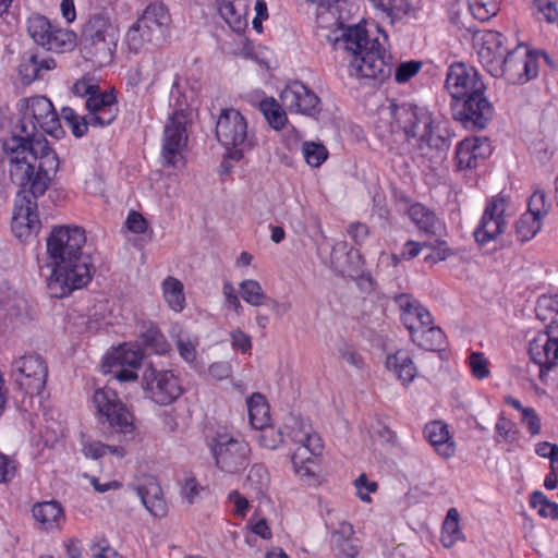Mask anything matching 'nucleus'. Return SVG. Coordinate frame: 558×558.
Here are the masks:
<instances>
[{
    "instance_id": "obj_1",
    "label": "nucleus",
    "mask_w": 558,
    "mask_h": 558,
    "mask_svg": "<svg viewBox=\"0 0 558 558\" xmlns=\"http://www.w3.org/2000/svg\"><path fill=\"white\" fill-rule=\"evenodd\" d=\"M59 166L60 160L57 153L40 134L32 159L29 182L22 186L15 201L12 231L19 239L38 232L40 221L36 213V198L45 194L51 180L57 174Z\"/></svg>"
},
{
    "instance_id": "obj_2",
    "label": "nucleus",
    "mask_w": 558,
    "mask_h": 558,
    "mask_svg": "<svg viewBox=\"0 0 558 558\" xmlns=\"http://www.w3.org/2000/svg\"><path fill=\"white\" fill-rule=\"evenodd\" d=\"M390 113L395 125L408 140L416 138V158L433 169L441 163L451 145V133L447 126L435 123L432 113L413 104H391Z\"/></svg>"
},
{
    "instance_id": "obj_3",
    "label": "nucleus",
    "mask_w": 558,
    "mask_h": 558,
    "mask_svg": "<svg viewBox=\"0 0 558 558\" xmlns=\"http://www.w3.org/2000/svg\"><path fill=\"white\" fill-rule=\"evenodd\" d=\"M335 48L349 54V74L355 78L383 83L392 73V57L386 51L378 38H369L367 31L353 25L342 29L335 38Z\"/></svg>"
},
{
    "instance_id": "obj_4",
    "label": "nucleus",
    "mask_w": 558,
    "mask_h": 558,
    "mask_svg": "<svg viewBox=\"0 0 558 558\" xmlns=\"http://www.w3.org/2000/svg\"><path fill=\"white\" fill-rule=\"evenodd\" d=\"M119 40V27L107 12L90 14L81 32V51L98 65L112 61Z\"/></svg>"
},
{
    "instance_id": "obj_5",
    "label": "nucleus",
    "mask_w": 558,
    "mask_h": 558,
    "mask_svg": "<svg viewBox=\"0 0 558 558\" xmlns=\"http://www.w3.org/2000/svg\"><path fill=\"white\" fill-rule=\"evenodd\" d=\"M283 435L298 446L291 456L294 471L301 477L314 478L316 475V458L323 452V442L314 433L308 420L290 415L284 424Z\"/></svg>"
},
{
    "instance_id": "obj_6",
    "label": "nucleus",
    "mask_w": 558,
    "mask_h": 558,
    "mask_svg": "<svg viewBox=\"0 0 558 558\" xmlns=\"http://www.w3.org/2000/svg\"><path fill=\"white\" fill-rule=\"evenodd\" d=\"M40 134L32 123H19L15 131L2 141V150L9 161L10 178L14 184L25 186L32 173V159Z\"/></svg>"
},
{
    "instance_id": "obj_7",
    "label": "nucleus",
    "mask_w": 558,
    "mask_h": 558,
    "mask_svg": "<svg viewBox=\"0 0 558 558\" xmlns=\"http://www.w3.org/2000/svg\"><path fill=\"white\" fill-rule=\"evenodd\" d=\"M51 274L47 279V292L50 298L62 299L73 291L86 287L95 272L92 256L89 254L63 259L49 264Z\"/></svg>"
},
{
    "instance_id": "obj_8",
    "label": "nucleus",
    "mask_w": 558,
    "mask_h": 558,
    "mask_svg": "<svg viewBox=\"0 0 558 558\" xmlns=\"http://www.w3.org/2000/svg\"><path fill=\"white\" fill-rule=\"evenodd\" d=\"M217 141L231 150V157L239 160L243 151L255 145V138L248 132L246 119L233 108L221 109L216 122Z\"/></svg>"
},
{
    "instance_id": "obj_9",
    "label": "nucleus",
    "mask_w": 558,
    "mask_h": 558,
    "mask_svg": "<svg viewBox=\"0 0 558 558\" xmlns=\"http://www.w3.org/2000/svg\"><path fill=\"white\" fill-rule=\"evenodd\" d=\"M99 423L111 434L130 435L135 430L134 416L111 388L97 389L93 396Z\"/></svg>"
},
{
    "instance_id": "obj_10",
    "label": "nucleus",
    "mask_w": 558,
    "mask_h": 558,
    "mask_svg": "<svg viewBox=\"0 0 558 558\" xmlns=\"http://www.w3.org/2000/svg\"><path fill=\"white\" fill-rule=\"evenodd\" d=\"M211 452L217 468L228 474L241 472L250 464L248 444L227 433L213 438Z\"/></svg>"
},
{
    "instance_id": "obj_11",
    "label": "nucleus",
    "mask_w": 558,
    "mask_h": 558,
    "mask_svg": "<svg viewBox=\"0 0 558 558\" xmlns=\"http://www.w3.org/2000/svg\"><path fill=\"white\" fill-rule=\"evenodd\" d=\"M22 118L19 123H32L38 129L54 138H60L64 131L60 123V118L53 108L52 102L46 96H35L21 100L20 104Z\"/></svg>"
},
{
    "instance_id": "obj_12",
    "label": "nucleus",
    "mask_w": 558,
    "mask_h": 558,
    "mask_svg": "<svg viewBox=\"0 0 558 558\" xmlns=\"http://www.w3.org/2000/svg\"><path fill=\"white\" fill-rule=\"evenodd\" d=\"M142 387L159 405L174 402L183 392L178 376L172 371L157 369L148 365L142 376Z\"/></svg>"
},
{
    "instance_id": "obj_13",
    "label": "nucleus",
    "mask_w": 558,
    "mask_h": 558,
    "mask_svg": "<svg viewBox=\"0 0 558 558\" xmlns=\"http://www.w3.org/2000/svg\"><path fill=\"white\" fill-rule=\"evenodd\" d=\"M451 112L456 121L469 130H483L494 114V107L485 92L468 96L465 99L451 101Z\"/></svg>"
},
{
    "instance_id": "obj_14",
    "label": "nucleus",
    "mask_w": 558,
    "mask_h": 558,
    "mask_svg": "<svg viewBox=\"0 0 558 558\" xmlns=\"http://www.w3.org/2000/svg\"><path fill=\"white\" fill-rule=\"evenodd\" d=\"M86 242L85 231L80 227H54L47 238V254L49 264L83 255Z\"/></svg>"
},
{
    "instance_id": "obj_15",
    "label": "nucleus",
    "mask_w": 558,
    "mask_h": 558,
    "mask_svg": "<svg viewBox=\"0 0 558 558\" xmlns=\"http://www.w3.org/2000/svg\"><path fill=\"white\" fill-rule=\"evenodd\" d=\"M15 383L26 395H39L47 381L48 366L38 354L21 356L13 363Z\"/></svg>"
},
{
    "instance_id": "obj_16",
    "label": "nucleus",
    "mask_w": 558,
    "mask_h": 558,
    "mask_svg": "<svg viewBox=\"0 0 558 558\" xmlns=\"http://www.w3.org/2000/svg\"><path fill=\"white\" fill-rule=\"evenodd\" d=\"M536 60L527 52L515 48L507 52L499 64L490 73L495 77H505L511 84H524L537 76Z\"/></svg>"
},
{
    "instance_id": "obj_17",
    "label": "nucleus",
    "mask_w": 558,
    "mask_h": 558,
    "mask_svg": "<svg viewBox=\"0 0 558 558\" xmlns=\"http://www.w3.org/2000/svg\"><path fill=\"white\" fill-rule=\"evenodd\" d=\"M445 87L449 92L452 101L465 99L468 96L486 90L477 71L462 62L450 65Z\"/></svg>"
},
{
    "instance_id": "obj_18",
    "label": "nucleus",
    "mask_w": 558,
    "mask_h": 558,
    "mask_svg": "<svg viewBox=\"0 0 558 558\" xmlns=\"http://www.w3.org/2000/svg\"><path fill=\"white\" fill-rule=\"evenodd\" d=\"M508 203L505 196L497 195L487 203L478 227L474 231L475 241L484 245L505 232V213Z\"/></svg>"
},
{
    "instance_id": "obj_19",
    "label": "nucleus",
    "mask_w": 558,
    "mask_h": 558,
    "mask_svg": "<svg viewBox=\"0 0 558 558\" xmlns=\"http://www.w3.org/2000/svg\"><path fill=\"white\" fill-rule=\"evenodd\" d=\"M56 60L37 49L24 51L16 66L17 75L23 85L45 78L46 74L56 69Z\"/></svg>"
},
{
    "instance_id": "obj_20",
    "label": "nucleus",
    "mask_w": 558,
    "mask_h": 558,
    "mask_svg": "<svg viewBox=\"0 0 558 558\" xmlns=\"http://www.w3.org/2000/svg\"><path fill=\"white\" fill-rule=\"evenodd\" d=\"M185 118L174 112L167 121L163 131L162 157L169 166H177V157L186 146Z\"/></svg>"
},
{
    "instance_id": "obj_21",
    "label": "nucleus",
    "mask_w": 558,
    "mask_h": 558,
    "mask_svg": "<svg viewBox=\"0 0 558 558\" xmlns=\"http://www.w3.org/2000/svg\"><path fill=\"white\" fill-rule=\"evenodd\" d=\"M531 361L538 367V377L545 383L546 375L558 360V339H553L548 333H539L529 344Z\"/></svg>"
},
{
    "instance_id": "obj_22",
    "label": "nucleus",
    "mask_w": 558,
    "mask_h": 558,
    "mask_svg": "<svg viewBox=\"0 0 558 558\" xmlns=\"http://www.w3.org/2000/svg\"><path fill=\"white\" fill-rule=\"evenodd\" d=\"M282 105L290 111L314 116L319 111V98L301 82H293L280 94Z\"/></svg>"
},
{
    "instance_id": "obj_23",
    "label": "nucleus",
    "mask_w": 558,
    "mask_h": 558,
    "mask_svg": "<svg viewBox=\"0 0 558 558\" xmlns=\"http://www.w3.org/2000/svg\"><path fill=\"white\" fill-rule=\"evenodd\" d=\"M86 109L90 126L104 128L111 124L118 116L116 96L112 93H101L100 88L86 99Z\"/></svg>"
},
{
    "instance_id": "obj_24",
    "label": "nucleus",
    "mask_w": 558,
    "mask_h": 558,
    "mask_svg": "<svg viewBox=\"0 0 558 558\" xmlns=\"http://www.w3.org/2000/svg\"><path fill=\"white\" fill-rule=\"evenodd\" d=\"M492 154L490 142L487 137H469L461 141L457 147L456 159L460 169H472Z\"/></svg>"
},
{
    "instance_id": "obj_25",
    "label": "nucleus",
    "mask_w": 558,
    "mask_h": 558,
    "mask_svg": "<svg viewBox=\"0 0 558 558\" xmlns=\"http://www.w3.org/2000/svg\"><path fill=\"white\" fill-rule=\"evenodd\" d=\"M136 23L148 35L149 39H156L160 43L167 35L170 15L162 3H150Z\"/></svg>"
},
{
    "instance_id": "obj_26",
    "label": "nucleus",
    "mask_w": 558,
    "mask_h": 558,
    "mask_svg": "<svg viewBox=\"0 0 558 558\" xmlns=\"http://www.w3.org/2000/svg\"><path fill=\"white\" fill-rule=\"evenodd\" d=\"M505 40L506 37L496 31H486L481 34L477 53L482 64L489 73L510 51L505 47Z\"/></svg>"
},
{
    "instance_id": "obj_27",
    "label": "nucleus",
    "mask_w": 558,
    "mask_h": 558,
    "mask_svg": "<svg viewBox=\"0 0 558 558\" xmlns=\"http://www.w3.org/2000/svg\"><path fill=\"white\" fill-rule=\"evenodd\" d=\"M395 302L401 311L403 325L412 336L418 328H425L433 324L430 313L409 294H398Z\"/></svg>"
},
{
    "instance_id": "obj_28",
    "label": "nucleus",
    "mask_w": 558,
    "mask_h": 558,
    "mask_svg": "<svg viewBox=\"0 0 558 558\" xmlns=\"http://www.w3.org/2000/svg\"><path fill=\"white\" fill-rule=\"evenodd\" d=\"M331 267L342 277H359L363 269V262L357 252L348 248L347 242H338L332 246L330 254Z\"/></svg>"
},
{
    "instance_id": "obj_29",
    "label": "nucleus",
    "mask_w": 558,
    "mask_h": 558,
    "mask_svg": "<svg viewBox=\"0 0 558 558\" xmlns=\"http://www.w3.org/2000/svg\"><path fill=\"white\" fill-rule=\"evenodd\" d=\"M29 319V310L26 299L17 293L9 292L0 300V320L4 326L16 327Z\"/></svg>"
},
{
    "instance_id": "obj_30",
    "label": "nucleus",
    "mask_w": 558,
    "mask_h": 558,
    "mask_svg": "<svg viewBox=\"0 0 558 558\" xmlns=\"http://www.w3.org/2000/svg\"><path fill=\"white\" fill-rule=\"evenodd\" d=\"M424 436L441 458L449 459L454 454L456 446L446 424L439 421L426 424L424 427Z\"/></svg>"
},
{
    "instance_id": "obj_31",
    "label": "nucleus",
    "mask_w": 558,
    "mask_h": 558,
    "mask_svg": "<svg viewBox=\"0 0 558 558\" xmlns=\"http://www.w3.org/2000/svg\"><path fill=\"white\" fill-rule=\"evenodd\" d=\"M371 2L390 24L415 17L417 11L413 0H371Z\"/></svg>"
},
{
    "instance_id": "obj_32",
    "label": "nucleus",
    "mask_w": 558,
    "mask_h": 558,
    "mask_svg": "<svg viewBox=\"0 0 558 558\" xmlns=\"http://www.w3.org/2000/svg\"><path fill=\"white\" fill-rule=\"evenodd\" d=\"M353 526L349 522H341L331 533L330 545L335 558H355L359 548L352 543Z\"/></svg>"
},
{
    "instance_id": "obj_33",
    "label": "nucleus",
    "mask_w": 558,
    "mask_h": 558,
    "mask_svg": "<svg viewBox=\"0 0 558 558\" xmlns=\"http://www.w3.org/2000/svg\"><path fill=\"white\" fill-rule=\"evenodd\" d=\"M32 512L40 527L46 531L59 527L65 519L62 506L54 500L36 504Z\"/></svg>"
},
{
    "instance_id": "obj_34",
    "label": "nucleus",
    "mask_w": 558,
    "mask_h": 558,
    "mask_svg": "<svg viewBox=\"0 0 558 558\" xmlns=\"http://www.w3.org/2000/svg\"><path fill=\"white\" fill-rule=\"evenodd\" d=\"M409 216L420 231L426 235L439 236L442 230V223L436 217L435 213L422 204H414L409 208Z\"/></svg>"
},
{
    "instance_id": "obj_35",
    "label": "nucleus",
    "mask_w": 558,
    "mask_h": 558,
    "mask_svg": "<svg viewBox=\"0 0 558 558\" xmlns=\"http://www.w3.org/2000/svg\"><path fill=\"white\" fill-rule=\"evenodd\" d=\"M143 360V353L129 344L119 345L105 357L102 368L106 367H134L138 368Z\"/></svg>"
},
{
    "instance_id": "obj_36",
    "label": "nucleus",
    "mask_w": 558,
    "mask_h": 558,
    "mask_svg": "<svg viewBox=\"0 0 558 558\" xmlns=\"http://www.w3.org/2000/svg\"><path fill=\"white\" fill-rule=\"evenodd\" d=\"M137 496L146 510L156 518H162L167 513V505L162 498L161 487L157 484L138 486Z\"/></svg>"
},
{
    "instance_id": "obj_37",
    "label": "nucleus",
    "mask_w": 558,
    "mask_h": 558,
    "mask_svg": "<svg viewBox=\"0 0 558 558\" xmlns=\"http://www.w3.org/2000/svg\"><path fill=\"white\" fill-rule=\"evenodd\" d=\"M140 344L148 353L162 355L169 352L170 344L163 333L153 324L143 325L138 336Z\"/></svg>"
},
{
    "instance_id": "obj_38",
    "label": "nucleus",
    "mask_w": 558,
    "mask_h": 558,
    "mask_svg": "<svg viewBox=\"0 0 558 558\" xmlns=\"http://www.w3.org/2000/svg\"><path fill=\"white\" fill-rule=\"evenodd\" d=\"M412 341L426 351H440L446 343V336L439 327L428 325L418 328L411 336Z\"/></svg>"
},
{
    "instance_id": "obj_39",
    "label": "nucleus",
    "mask_w": 558,
    "mask_h": 558,
    "mask_svg": "<svg viewBox=\"0 0 558 558\" xmlns=\"http://www.w3.org/2000/svg\"><path fill=\"white\" fill-rule=\"evenodd\" d=\"M386 365L403 384L411 383L416 376V367L412 359L404 351H398L389 355Z\"/></svg>"
},
{
    "instance_id": "obj_40",
    "label": "nucleus",
    "mask_w": 558,
    "mask_h": 558,
    "mask_svg": "<svg viewBox=\"0 0 558 558\" xmlns=\"http://www.w3.org/2000/svg\"><path fill=\"white\" fill-rule=\"evenodd\" d=\"M248 417L252 427L263 429L269 425V405L264 396L258 392L253 393L247 399Z\"/></svg>"
},
{
    "instance_id": "obj_41",
    "label": "nucleus",
    "mask_w": 558,
    "mask_h": 558,
    "mask_svg": "<svg viewBox=\"0 0 558 558\" xmlns=\"http://www.w3.org/2000/svg\"><path fill=\"white\" fill-rule=\"evenodd\" d=\"M76 43V34L69 29L53 26L47 37L44 48L53 52H65L72 50Z\"/></svg>"
},
{
    "instance_id": "obj_42",
    "label": "nucleus",
    "mask_w": 558,
    "mask_h": 558,
    "mask_svg": "<svg viewBox=\"0 0 558 558\" xmlns=\"http://www.w3.org/2000/svg\"><path fill=\"white\" fill-rule=\"evenodd\" d=\"M183 283L174 278L167 277L162 282V293L169 307L174 312H181L185 306V295Z\"/></svg>"
},
{
    "instance_id": "obj_43",
    "label": "nucleus",
    "mask_w": 558,
    "mask_h": 558,
    "mask_svg": "<svg viewBox=\"0 0 558 558\" xmlns=\"http://www.w3.org/2000/svg\"><path fill=\"white\" fill-rule=\"evenodd\" d=\"M462 538L463 533L459 525V512L456 508H450L442 523L441 543L446 548H450Z\"/></svg>"
},
{
    "instance_id": "obj_44",
    "label": "nucleus",
    "mask_w": 558,
    "mask_h": 558,
    "mask_svg": "<svg viewBox=\"0 0 558 558\" xmlns=\"http://www.w3.org/2000/svg\"><path fill=\"white\" fill-rule=\"evenodd\" d=\"M259 109L267 120L268 124L274 130H281L284 128L288 118L284 110L274 98L263 99L259 104Z\"/></svg>"
},
{
    "instance_id": "obj_45",
    "label": "nucleus",
    "mask_w": 558,
    "mask_h": 558,
    "mask_svg": "<svg viewBox=\"0 0 558 558\" xmlns=\"http://www.w3.org/2000/svg\"><path fill=\"white\" fill-rule=\"evenodd\" d=\"M53 28L50 21L40 14H35L27 20V33L34 43L44 48L49 33Z\"/></svg>"
},
{
    "instance_id": "obj_46",
    "label": "nucleus",
    "mask_w": 558,
    "mask_h": 558,
    "mask_svg": "<svg viewBox=\"0 0 558 558\" xmlns=\"http://www.w3.org/2000/svg\"><path fill=\"white\" fill-rule=\"evenodd\" d=\"M166 69V59L161 52H155L144 59L137 69V75L143 80L154 82Z\"/></svg>"
},
{
    "instance_id": "obj_47",
    "label": "nucleus",
    "mask_w": 558,
    "mask_h": 558,
    "mask_svg": "<svg viewBox=\"0 0 558 558\" xmlns=\"http://www.w3.org/2000/svg\"><path fill=\"white\" fill-rule=\"evenodd\" d=\"M86 458L94 460L105 457L107 453H111L118 458L125 456V449L122 446L106 445L98 440H88L83 444L82 449Z\"/></svg>"
},
{
    "instance_id": "obj_48",
    "label": "nucleus",
    "mask_w": 558,
    "mask_h": 558,
    "mask_svg": "<svg viewBox=\"0 0 558 558\" xmlns=\"http://www.w3.org/2000/svg\"><path fill=\"white\" fill-rule=\"evenodd\" d=\"M242 299L252 306H260L265 301L270 300L265 293L260 283L253 279L243 280L240 283Z\"/></svg>"
},
{
    "instance_id": "obj_49",
    "label": "nucleus",
    "mask_w": 558,
    "mask_h": 558,
    "mask_svg": "<svg viewBox=\"0 0 558 558\" xmlns=\"http://www.w3.org/2000/svg\"><path fill=\"white\" fill-rule=\"evenodd\" d=\"M541 229V220L533 215L523 214L514 225V231L520 242L530 241Z\"/></svg>"
},
{
    "instance_id": "obj_50",
    "label": "nucleus",
    "mask_w": 558,
    "mask_h": 558,
    "mask_svg": "<svg viewBox=\"0 0 558 558\" xmlns=\"http://www.w3.org/2000/svg\"><path fill=\"white\" fill-rule=\"evenodd\" d=\"M61 119L71 129L75 137L84 136L88 131V126H90L87 116L81 117L70 107L61 109Z\"/></svg>"
},
{
    "instance_id": "obj_51",
    "label": "nucleus",
    "mask_w": 558,
    "mask_h": 558,
    "mask_svg": "<svg viewBox=\"0 0 558 558\" xmlns=\"http://www.w3.org/2000/svg\"><path fill=\"white\" fill-rule=\"evenodd\" d=\"M135 22L125 35V44L129 50L134 53L142 51L147 44H159L156 39H149L148 35Z\"/></svg>"
},
{
    "instance_id": "obj_52",
    "label": "nucleus",
    "mask_w": 558,
    "mask_h": 558,
    "mask_svg": "<svg viewBox=\"0 0 558 558\" xmlns=\"http://www.w3.org/2000/svg\"><path fill=\"white\" fill-rule=\"evenodd\" d=\"M302 153L306 163L314 168L319 167L328 157L327 148L315 142H304Z\"/></svg>"
},
{
    "instance_id": "obj_53",
    "label": "nucleus",
    "mask_w": 558,
    "mask_h": 558,
    "mask_svg": "<svg viewBox=\"0 0 558 558\" xmlns=\"http://www.w3.org/2000/svg\"><path fill=\"white\" fill-rule=\"evenodd\" d=\"M530 505L532 508H537L541 517L558 519V505L550 501L542 492L536 490L531 495Z\"/></svg>"
},
{
    "instance_id": "obj_54",
    "label": "nucleus",
    "mask_w": 558,
    "mask_h": 558,
    "mask_svg": "<svg viewBox=\"0 0 558 558\" xmlns=\"http://www.w3.org/2000/svg\"><path fill=\"white\" fill-rule=\"evenodd\" d=\"M473 16L482 22L488 21L498 11L497 0H469Z\"/></svg>"
},
{
    "instance_id": "obj_55",
    "label": "nucleus",
    "mask_w": 558,
    "mask_h": 558,
    "mask_svg": "<svg viewBox=\"0 0 558 558\" xmlns=\"http://www.w3.org/2000/svg\"><path fill=\"white\" fill-rule=\"evenodd\" d=\"M241 3H235L234 1H227L221 3L219 7V12L225 21L233 28L240 29L245 22L242 19L243 9H239Z\"/></svg>"
},
{
    "instance_id": "obj_56",
    "label": "nucleus",
    "mask_w": 558,
    "mask_h": 558,
    "mask_svg": "<svg viewBox=\"0 0 558 558\" xmlns=\"http://www.w3.org/2000/svg\"><path fill=\"white\" fill-rule=\"evenodd\" d=\"M175 345L180 356L189 363L196 359V342H194L189 333L180 331L175 338Z\"/></svg>"
},
{
    "instance_id": "obj_57",
    "label": "nucleus",
    "mask_w": 558,
    "mask_h": 558,
    "mask_svg": "<svg viewBox=\"0 0 558 558\" xmlns=\"http://www.w3.org/2000/svg\"><path fill=\"white\" fill-rule=\"evenodd\" d=\"M547 196L544 191H535L529 201V209L525 215H533L536 219L541 220L549 209V204L546 202Z\"/></svg>"
},
{
    "instance_id": "obj_58",
    "label": "nucleus",
    "mask_w": 558,
    "mask_h": 558,
    "mask_svg": "<svg viewBox=\"0 0 558 558\" xmlns=\"http://www.w3.org/2000/svg\"><path fill=\"white\" fill-rule=\"evenodd\" d=\"M423 63L416 60L401 62L395 70V80L397 83H407L415 76L422 69Z\"/></svg>"
},
{
    "instance_id": "obj_59",
    "label": "nucleus",
    "mask_w": 558,
    "mask_h": 558,
    "mask_svg": "<svg viewBox=\"0 0 558 558\" xmlns=\"http://www.w3.org/2000/svg\"><path fill=\"white\" fill-rule=\"evenodd\" d=\"M424 245L433 250L432 254L425 256V262L429 264H436L440 260H445L452 254L450 248L447 246L446 241L438 238L433 242H424Z\"/></svg>"
},
{
    "instance_id": "obj_60",
    "label": "nucleus",
    "mask_w": 558,
    "mask_h": 558,
    "mask_svg": "<svg viewBox=\"0 0 558 558\" xmlns=\"http://www.w3.org/2000/svg\"><path fill=\"white\" fill-rule=\"evenodd\" d=\"M469 365L472 375L477 379H484L489 375L487 359L481 352H473L469 356Z\"/></svg>"
},
{
    "instance_id": "obj_61",
    "label": "nucleus",
    "mask_w": 558,
    "mask_h": 558,
    "mask_svg": "<svg viewBox=\"0 0 558 558\" xmlns=\"http://www.w3.org/2000/svg\"><path fill=\"white\" fill-rule=\"evenodd\" d=\"M533 7L539 19H544L549 23L558 21V9L556 3L551 0H533Z\"/></svg>"
},
{
    "instance_id": "obj_62",
    "label": "nucleus",
    "mask_w": 558,
    "mask_h": 558,
    "mask_svg": "<svg viewBox=\"0 0 558 558\" xmlns=\"http://www.w3.org/2000/svg\"><path fill=\"white\" fill-rule=\"evenodd\" d=\"M259 430L262 432L259 442L265 448L275 449L283 441V432L280 429L276 430L272 426L267 425Z\"/></svg>"
},
{
    "instance_id": "obj_63",
    "label": "nucleus",
    "mask_w": 558,
    "mask_h": 558,
    "mask_svg": "<svg viewBox=\"0 0 558 558\" xmlns=\"http://www.w3.org/2000/svg\"><path fill=\"white\" fill-rule=\"evenodd\" d=\"M202 489V486L193 475L184 476L181 482V496L187 501L189 505L194 502L195 498L198 496Z\"/></svg>"
},
{
    "instance_id": "obj_64",
    "label": "nucleus",
    "mask_w": 558,
    "mask_h": 558,
    "mask_svg": "<svg viewBox=\"0 0 558 558\" xmlns=\"http://www.w3.org/2000/svg\"><path fill=\"white\" fill-rule=\"evenodd\" d=\"M495 429L499 437L506 441H513L517 438L515 425L507 420L505 416H500L496 423Z\"/></svg>"
}]
</instances>
